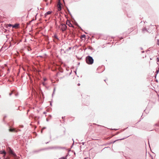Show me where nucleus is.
<instances>
[{
	"label": "nucleus",
	"mask_w": 159,
	"mask_h": 159,
	"mask_svg": "<svg viewBox=\"0 0 159 159\" xmlns=\"http://www.w3.org/2000/svg\"><path fill=\"white\" fill-rule=\"evenodd\" d=\"M94 60L92 57L88 56L86 57V62L89 65H91L93 63Z\"/></svg>",
	"instance_id": "1"
},
{
	"label": "nucleus",
	"mask_w": 159,
	"mask_h": 159,
	"mask_svg": "<svg viewBox=\"0 0 159 159\" xmlns=\"http://www.w3.org/2000/svg\"><path fill=\"white\" fill-rule=\"evenodd\" d=\"M66 26L65 24H61V29L63 31L65 30L66 29Z\"/></svg>",
	"instance_id": "2"
},
{
	"label": "nucleus",
	"mask_w": 159,
	"mask_h": 159,
	"mask_svg": "<svg viewBox=\"0 0 159 159\" xmlns=\"http://www.w3.org/2000/svg\"><path fill=\"white\" fill-rule=\"evenodd\" d=\"M58 7V11H60L61 10V3L59 2L57 5Z\"/></svg>",
	"instance_id": "3"
},
{
	"label": "nucleus",
	"mask_w": 159,
	"mask_h": 159,
	"mask_svg": "<svg viewBox=\"0 0 159 159\" xmlns=\"http://www.w3.org/2000/svg\"><path fill=\"white\" fill-rule=\"evenodd\" d=\"M66 24L68 25L69 27H72V24L70 23V21H67L66 22Z\"/></svg>",
	"instance_id": "4"
},
{
	"label": "nucleus",
	"mask_w": 159,
	"mask_h": 159,
	"mask_svg": "<svg viewBox=\"0 0 159 159\" xmlns=\"http://www.w3.org/2000/svg\"><path fill=\"white\" fill-rule=\"evenodd\" d=\"M0 153L1 154H4V157L6 154V152L5 151H0Z\"/></svg>",
	"instance_id": "5"
},
{
	"label": "nucleus",
	"mask_w": 159,
	"mask_h": 159,
	"mask_svg": "<svg viewBox=\"0 0 159 159\" xmlns=\"http://www.w3.org/2000/svg\"><path fill=\"white\" fill-rule=\"evenodd\" d=\"M51 12H52L51 11H48L45 14V16H46L47 15L50 14L51 13Z\"/></svg>",
	"instance_id": "6"
},
{
	"label": "nucleus",
	"mask_w": 159,
	"mask_h": 159,
	"mask_svg": "<svg viewBox=\"0 0 159 159\" xmlns=\"http://www.w3.org/2000/svg\"><path fill=\"white\" fill-rule=\"evenodd\" d=\"M19 25L17 24H16L12 26L13 28H15L18 26Z\"/></svg>",
	"instance_id": "7"
},
{
	"label": "nucleus",
	"mask_w": 159,
	"mask_h": 159,
	"mask_svg": "<svg viewBox=\"0 0 159 159\" xmlns=\"http://www.w3.org/2000/svg\"><path fill=\"white\" fill-rule=\"evenodd\" d=\"M15 131V129H9V131L10 132H13Z\"/></svg>",
	"instance_id": "8"
},
{
	"label": "nucleus",
	"mask_w": 159,
	"mask_h": 159,
	"mask_svg": "<svg viewBox=\"0 0 159 159\" xmlns=\"http://www.w3.org/2000/svg\"><path fill=\"white\" fill-rule=\"evenodd\" d=\"M58 159H66V158H65L64 157H62L60 158H59Z\"/></svg>",
	"instance_id": "9"
},
{
	"label": "nucleus",
	"mask_w": 159,
	"mask_h": 159,
	"mask_svg": "<svg viewBox=\"0 0 159 159\" xmlns=\"http://www.w3.org/2000/svg\"><path fill=\"white\" fill-rule=\"evenodd\" d=\"M13 25H11V24H9L8 25V26H12Z\"/></svg>",
	"instance_id": "10"
},
{
	"label": "nucleus",
	"mask_w": 159,
	"mask_h": 159,
	"mask_svg": "<svg viewBox=\"0 0 159 159\" xmlns=\"http://www.w3.org/2000/svg\"><path fill=\"white\" fill-rule=\"evenodd\" d=\"M159 72V70L158 69V70H157V72H157V74Z\"/></svg>",
	"instance_id": "11"
},
{
	"label": "nucleus",
	"mask_w": 159,
	"mask_h": 159,
	"mask_svg": "<svg viewBox=\"0 0 159 159\" xmlns=\"http://www.w3.org/2000/svg\"><path fill=\"white\" fill-rule=\"evenodd\" d=\"M157 44L159 45V40H157Z\"/></svg>",
	"instance_id": "12"
},
{
	"label": "nucleus",
	"mask_w": 159,
	"mask_h": 159,
	"mask_svg": "<svg viewBox=\"0 0 159 159\" xmlns=\"http://www.w3.org/2000/svg\"><path fill=\"white\" fill-rule=\"evenodd\" d=\"M43 85H45V84L44 82H43Z\"/></svg>",
	"instance_id": "13"
},
{
	"label": "nucleus",
	"mask_w": 159,
	"mask_h": 159,
	"mask_svg": "<svg viewBox=\"0 0 159 159\" xmlns=\"http://www.w3.org/2000/svg\"><path fill=\"white\" fill-rule=\"evenodd\" d=\"M44 81L46 80H47L46 78H44Z\"/></svg>",
	"instance_id": "14"
},
{
	"label": "nucleus",
	"mask_w": 159,
	"mask_h": 159,
	"mask_svg": "<svg viewBox=\"0 0 159 159\" xmlns=\"http://www.w3.org/2000/svg\"><path fill=\"white\" fill-rule=\"evenodd\" d=\"M77 85L79 86L80 85V83H78V84Z\"/></svg>",
	"instance_id": "15"
},
{
	"label": "nucleus",
	"mask_w": 159,
	"mask_h": 159,
	"mask_svg": "<svg viewBox=\"0 0 159 159\" xmlns=\"http://www.w3.org/2000/svg\"><path fill=\"white\" fill-rule=\"evenodd\" d=\"M10 95H11V93H10L9 94Z\"/></svg>",
	"instance_id": "16"
},
{
	"label": "nucleus",
	"mask_w": 159,
	"mask_h": 159,
	"mask_svg": "<svg viewBox=\"0 0 159 159\" xmlns=\"http://www.w3.org/2000/svg\"><path fill=\"white\" fill-rule=\"evenodd\" d=\"M157 59L158 60V61H159V58H157Z\"/></svg>",
	"instance_id": "17"
},
{
	"label": "nucleus",
	"mask_w": 159,
	"mask_h": 159,
	"mask_svg": "<svg viewBox=\"0 0 159 159\" xmlns=\"http://www.w3.org/2000/svg\"><path fill=\"white\" fill-rule=\"evenodd\" d=\"M84 35V36H83V37H84V36H85V35Z\"/></svg>",
	"instance_id": "18"
},
{
	"label": "nucleus",
	"mask_w": 159,
	"mask_h": 159,
	"mask_svg": "<svg viewBox=\"0 0 159 159\" xmlns=\"http://www.w3.org/2000/svg\"><path fill=\"white\" fill-rule=\"evenodd\" d=\"M84 35V36H83V37H84V36H85V35Z\"/></svg>",
	"instance_id": "19"
},
{
	"label": "nucleus",
	"mask_w": 159,
	"mask_h": 159,
	"mask_svg": "<svg viewBox=\"0 0 159 159\" xmlns=\"http://www.w3.org/2000/svg\"><path fill=\"white\" fill-rule=\"evenodd\" d=\"M159 70V68H158Z\"/></svg>",
	"instance_id": "20"
}]
</instances>
